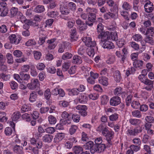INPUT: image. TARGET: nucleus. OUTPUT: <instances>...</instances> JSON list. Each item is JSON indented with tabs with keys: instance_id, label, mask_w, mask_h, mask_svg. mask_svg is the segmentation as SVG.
<instances>
[{
	"instance_id": "obj_35",
	"label": "nucleus",
	"mask_w": 154,
	"mask_h": 154,
	"mask_svg": "<svg viewBox=\"0 0 154 154\" xmlns=\"http://www.w3.org/2000/svg\"><path fill=\"white\" fill-rule=\"evenodd\" d=\"M79 100L80 103H85L87 101V97L84 94H81L79 96Z\"/></svg>"
},
{
	"instance_id": "obj_7",
	"label": "nucleus",
	"mask_w": 154,
	"mask_h": 154,
	"mask_svg": "<svg viewBox=\"0 0 154 154\" xmlns=\"http://www.w3.org/2000/svg\"><path fill=\"white\" fill-rule=\"evenodd\" d=\"M40 84L38 79H35L33 81L27 84V87L30 90H33L38 87Z\"/></svg>"
},
{
	"instance_id": "obj_8",
	"label": "nucleus",
	"mask_w": 154,
	"mask_h": 154,
	"mask_svg": "<svg viewBox=\"0 0 154 154\" xmlns=\"http://www.w3.org/2000/svg\"><path fill=\"white\" fill-rule=\"evenodd\" d=\"M110 35V33L109 31L103 32L100 33L98 37L99 38L101 39V41L103 42L109 39Z\"/></svg>"
},
{
	"instance_id": "obj_34",
	"label": "nucleus",
	"mask_w": 154,
	"mask_h": 154,
	"mask_svg": "<svg viewBox=\"0 0 154 154\" xmlns=\"http://www.w3.org/2000/svg\"><path fill=\"white\" fill-rule=\"evenodd\" d=\"M145 41L146 43H148L151 45H154V41L152 38L149 36H147L145 38Z\"/></svg>"
},
{
	"instance_id": "obj_9",
	"label": "nucleus",
	"mask_w": 154,
	"mask_h": 154,
	"mask_svg": "<svg viewBox=\"0 0 154 154\" xmlns=\"http://www.w3.org/2000/svg\"><path fill=\"white\" fill-rule=\"evenodd\" d=\"M9 38L10 40V43L17 45L19 43L22 38L20 37H18L17 38L15 35L12 34L9 36Z\"/></svg>"
},
{
	"instance_id": "obj_57",
	"label": "nucleus",
	"mask_w": 154,
	"mask_h": 154,
	"mask_svg": "<svg viewBox=\"0 0 154 154\" xmlns=\"http://www.w3.org/2000/svg\"><path fill=\"white\" fill-rule=\"evenodd\" d=\"M97 32L100 33L103 32V26L101 23H99L97 27Z\"/></svg>"
},
{
	"instance_id": "obj_53",
	"label": "nucleus",
	"mask_w": 154,
	"mask_h": 154,
	"mask_svg": "<svg viewBox=\"0 0 154 154\" xmlns=\"http://www.w3.org/2000/svg\"><path fill=\"white\" fill-rule=\"evenodd\" d=\"M18 17L20 21L22 23H26V22L27 20L26 17L20 12H19Z\"/></svg>"
},
{
	"instance_id": "obj_27",
	"label": "nucleus",
	"mask_w": 154,
	"mask_h": 154,
	"mask_svg": "<svg viewBox=\"0 0 154 154\" xmlns=\"http://www.w3.org/2000/svg\"><path fill=\"white\" fill-rule=\"evenodd\" d=\"M7 59V63L10 64H11L14 63V60L12 55L10 53H8L6 55Z\"/></svg>"
},
{
	"instance_id": "obj_5",
	"label": "nucleus",
	"mask_w": 154,
	"mask_h": 154,
	"mask_svg": "<svg viewBox=\"0 0 154 154\" xmlns=\"http://www.w3.org/2000/svg\"><path fill=\"white\" fill-rule=\"evenodd\" d=\"M8 10L7 7V4L6 2H3L0 3V11L1 12V16L5 17L8 14Z\"/></svg>"
},
{
	"instance_id": "obj_3",
	"label": "nucleus",
	"mask_w": 154,
	"mask_h": 154,
	"mask_svg": "<svg viewBox=\"0 0 154 154\" xmlns=\"http://www.w3.org/2000/svg\"><path fill=\"white\" fill-rule=\"evenodd\" d=\"M70 44L69 42H64L59 45L58 51L59 53H63L65 50L68 51L70 49Z\"/></svg>"
},
{
	"instance_id": "obj_25",
	"label": "nucleus",
	"mask_w": 154,
	"mask_h": 154,
	"mask_svg": "<svg viewBox=\"0 0 154 154\" xmlns=\"http://www.w3.org/2000/svg\"><path fill=\"white\" fill-rule=\"evenodd\" d=\"M114 77L115 80L117 82H119L121 78L120 73L119 71H116L114 74Z\"/></svg>"
},
{
	"instance_id": "obj_39",
	"label": "nucleus",
	"mask_w": 154,
	"mask_h": 154,
	"mask_svg": "<svg viewBox=\"0 0 154 154\" xmlns=\"http://www.w3.org/2000/svg\"><path fill=\"white\" fill-rule=\"evenodd\" d=\"M47 15L49 17L55 18L58 15V14L56 11H52L48 12Z\"/></svg>"
},
{
	"instance_id": "obj_24",
	"label": "nucleus",
	"mask_w": 154,
	"mask_h": 154,
	"mask_svg": "<svg viewBox=\"0 0 154 154\" xmlns=\"http://www.w3.org/2000/svg\"><path fill=\"white\" fill-rule=\"evenodd\" d=\"M20 112L19 111L14 112L11 117L12 121H17L20 118Z\"/></svg>"
},
{
	"instance_id": "obj_23",
	"label": "nucleus",
	"mask_w": 154,
	"mask_h": 154,
	"mask_svg": "<svg viewBox=\"0 0 154 154\" xmlns=\"http://www.w3.org/2000/svg\"><path fill=\"white\" fill-rule=\"evenodd\" d=\"M17 13H18V9L16 8L12 7L10 10V17H14L17 14Z\"/></svg>"
},
{
	"instance_id": "obj_11",
	"label": "nucleus",
	"mask_w": 154,
	"mask_h": 154,
	"mask_svg": "<svg viewBox=\"0 0 154 154\" xmlns=\"http://www.w3.org/2000/svg\"><path fill=\"white\" fill-rule=\"evenodd\" d=\"M121 103V98L118 96H114L110 100V104L112 106H116Z\"/></svg>"
},
{
	"instance_id": "obj_60",
	"label": "nucleus",
	"mask_w": 154,
	"mask_h": 154,
	"mask_svg": "<svg viewBox=\"0 0 154 154\" xmlns=\"http://www.w3.org/2000/svg\"><path fill=\"white\" fill-rule=\"evenodd\" d=\"M99 96L98 94L96 93L91 94L88 95L89 98L93 100L97 99H98Z\"/></svg>"
},
{
	"instance_id": "obj_47",
	"label": "nucleus",
	"mask_w": 154,
	"mask_h": 154,
	"mask_svg": "<svg viewBox=\"0 0 154 154\" xmlns=\"http://www.w3.org/2000/svg\"><path fill=\"white\" fill-rule=\"evenodd\" d=\"M31 108L29 106L24 105L21 107V112H25L30 110Z\"/></svg>"
},
{
	"instance_id": "obj_14",
	"label": "nucleus",
	"mask_w": 154,
	"mask_h": 154,
	"mask_svg": "<svg viewBox=\"0 0 154 154\" xmlns=\"http://www.w3.org/2000/svg\"><path fill=\"white\" fill-rule=\"evenodd\" d=\"M141 128L139 127H137L133 129H128V130L127 134H129L130 135H135L136 134H139L141 132Z\"/></svg>"
},
{
	"instance_id": "obj_45",
	"label": "nucleus",
	"mask_w": 154,
	"mask_h": 154,
	"mask_svg": "<svg viewBox=\"0 0 154 154\" xmlns=\"http://www.w3.org/2000/svg\"><path fill=\"white\" fill-rule=\"evenodd\" d=\"M36 44V42L34 39H30L27 41L25 43L26 45L27 46L35 45Z\"/></svg>"
},
{
	"instance_id": "obj_59",
	"label": "nucleus",
	"mask_w": 154,
	"mask_h": 154,
	"mask_svg": "<svg viewBox=\"0 0 154 154\" xmlns=\"http://www.w3.org/2000/svg\"><path fill=\"white\" fill-rule=\"evenodd\" d=\"M118 118V115L116 113H114L110 115L109 119L110 121H113L116 120Z\"/></svg>"
},
{
	"instance_id": "obj_54",
	"label": "nucleus",
	"mask_w": 154,
	"mask_h": 154,
	"mask_svg": "<svg viewBox=\"0 0 154 154\" xmlns=\"http://www.w3.org/2000/svg\"><path fill=\"white\" fill-rule=\"evenodd\" d=\"M87 54L91 57H93L94 54V49L92 48H90L88 49L87 52Z\"/></svg>"
},
{
	"instance_id": "obj_21",
	"label": "nucleus",
	"mask_w": 154,
	"mask_h": 154,
	"mask_svg": "<svg viewBox=\"0 0 154 154\" xmlns=\"http://www.w3.org/2000/svg\"><path fill=\"white\" fill-rule=\"evenodd\" d=\"M23 148L22 146L16 145L14 148V152L17 154L23 153Z\"/></svg>"
},
{
	"instance_id": "obj_2",
	"label": "nucleus",
	"mask_w": 154,
	"mask_h": 154,
	"mask_svg": "<svg viewBox=\"0 0 154 154\" xmlns=\"http://www.w3.org/2000/svg\"><path fill=\"white\" fill-rule=\"evenodd\" d=\"M140 76L139 80L142 83L146 85L145 89L147 91H151L153 88V83L152 81L148 79L147 77Z\"/></svg>"
},
{
	"instance_id": "obj_20",
	"label": "nucleus",
	"mask_w": 154,
	"mask_h": 154,
	"mask_svg": "<svg viewBox=\"0 0 154 154\" xmlns=\"http://www.w3.org/2000/svg\"><path fill=\"white\" fill-rule=\"evenodd\" d=\"M95 144L99 146H100L103 147L105 149L106 148V146L104 144L102 143V139L101 137H99L96 139L94 141Z\"/></svg>"
},
{
	"instance_id": "obj_38",
	"label": "nucleus",
	"mask_w": 154,
	"mask_h": 154,
	"mask_svg": "<svg viewBox=\"0 0 154 154\" xmlns=\"http://www.w3.org/2000/svg\"><path fill=\"white\" fill-rule=\"evenodd\" d=\"M96 15L94 13H89L88 20L89 21H94L96 19Z\"/></svg>"
},
{
	"instance_id": "obj_55",
	"label": "nucleus",
	"mask_w": 154,
	"mask_h": 154,
	"mask_svg": "<svg viewBox=\"0 0 154 154\" xmlns=\"http://www.w3.org/2000/svg\"><path fill=\"white\" fill-rule=\"evenodd\" d=\"M129 121L131 124L135 125L139 124L140 120L137 119H129Z\"/></svg>"
},
{
	"instance_id": "obj_42",
	"label": "nucleus",
	"mask_w": 154,
	"mask_h": 154,
	"mask_svg": "<svg viewBox=\"0 0 154 154\" xmlns=\"http://www.w3.org/2000/svg\"><path fill=\"white\" fill-rule=\"evenodd\" d=\"M53 139L52 135H45L43 137V140L45 142H50Z\"/></svg>"
},
{
	"instance_id": "obj_17",
	"label": "nucleus",
	"mask_w": 154,
	"mask_h": 154,
	"mask_svg": "<svg viewBox=\"0 0 154 154\" xmlns=\"http://www.w3.org/2000/svg\"><path fill=\"white\" fill-rule=\"evenodd\" d=\"M20 75L21 77V83H23V81L28 82L30 78V76L29 74H24L23 72H20Z\"/></svg>"
},
{
	"instance_id": "obj_40",
	"label": "nucleus",
	"mask_w": 154,
	"mask_h": 154,
	"mask_svg": "<svg viewBox=\"0 0 154 154\" xmlns=\"http://www.w3.org/2000/svg\"><path fill=\"white\" fill-rule=\"evenodd\" d=\"M132 116L134 117L140 118L141 117L140 112L138 110L133 111L132 113Z\"/></svg>"
},
{
	"instance_id": "obj_58",
	"label": "nucleus",
	"mask_w": 154,
	"mask_h": 154,
	"mask_svg": "<svg viewBox=\"0 0 154 154\" xmlns=\"http://www.w3.org/2000/svg\"><path fill=\"white\" fill-rule=\"evenodd\" d=\"M71 116L72 119L74 122H79L80 119V117L79 115L74 114L72 116Z\"/></svg>"
},
{
	"instance_id": "obj_43",
	"label": "nucleus",
	"mask_w": 154,
	"mask_h": 154,
	"mask_svg": "<svg viewBox=\"0 0 154 154\" xmlns=\"http://www.w3.org/2000/svg\"><path fill=\"white\" fill-rule=\"evenodd\" d=\"M110 36L111 39L114 41L118 40V36L117 33L115 32H112L110 33Z\"/></svg>"
},
{
	"instance_id": "obj_6",
	"label": "nucleus",
	"mask_w": 154,
	"mask_h": 154,
	"mask_svg": "<svg viewBox=\"0 0 154 154\" xmlns=\"http://www.w3.org/2000/svg\"><path fill=\"white\" fill-rule=\"evenodd\" d=\"M76 108L79 110V112L82 116H85L87 115L88 108L86 106L78 105L76 107Z\"/></svg>"
},
{
	"instance_id": "obj_50",
	"label": "nucleus",
	"mask_w": 154,
	"mask_h": 154,
	"mask_svg": "<svg viewBox=\"0 0 154 154\" xmlns=\"http://www.w3.org/2000/svg\"><path fill=\"white\" fill-rule=\"evenodd\" d=\"M11 88L13 89H15L18 87V85L17 83L14 81H11L9 82Z\"/></svg>"
},
{
	"instance_id": "obj_48",
	"label": "nucleus",
	"mask_w": 154,
	"mask_h": 154,
	"mask_svg": "<svg viewBox=\"0 0 154 154\" xmlns=\"http://www.w3.org/2000/svg\"><path fill=\"white\" fill-rule=\"evenodd\" d=\"M132 98V96L130 95H128L127 97L125 100L126 105L127 106H130V103H131Z\"/></svg>"
},
{
	"instance_id": "obj_13",
	"label": "nucleus",
	"mask_w": 154,
	"mask_h": 154,
	"mask_svg": "<svg viewBox=\"0 0 154 154\" xmlns=\"http://www.w3.org/2000/svg\"><path fill=\"white\" fill-rule=\"evenodd\" d=\"M60 10L61 14L63 15H66L70 13V10L67 6L63 5H60Z\"/></svg>"
},
{
	"instance_id": "obj_33",
	"label": "nucleus",
	"mask_w": 154,
	"mask_h": 154,
	"mask_svg": "<svg viewBox=\"0 0 154 154\" xmlns=\"http://www.w3.org/2000/svg\"><path fill=\"white\" fill-rule=\"evenodd\" d=\"M106 138L108 143L107 145L106 146V148L110 147V146L112 145V142L111 140L113 138V135H105Z\"/></svg>"
},
{
	"instance_id": "obj_10",
	"label": "nucleus",
	"mask_w": 154,
	"mask_h": 154,
	"mask_svg": "<svg viewBox=\"0 0 154 154\" xmlns=\"http://www.w3.org/2000/svg\"><path fill=\"white\" fill-rule=\"evenodd\" d=\"M75 22L80 31H84L87 29V27L86 24L81 19H78L76 20Z\"/></svg>"
},
{
	"instance_id": "obj_30",
	"label": "nucleus",
	"mask_w": 154,
	"mask_h": 154,
	"mask_svg": "<svg viewBox=\"0 0 154 154\" xmlns=\"http://www.w3.org/2000/svg\"><path fill=\"white\" fill-rule=\"evenodd\" d=\"M68 6L69 9L72 11H75L76 8V6L75 4L73 2H70L68 4Z\"/></svg>"
},
{
	"instance_id": "obj_4",
	"label": "nucleus",
	"mask_w": 154,
	"mask_h": 154,
	"mask_svg": "<svg viewBox=\"0 0 154 154\" xmlns=\"http://www.w3.org/2000/svg\"><path fill=\"white\" fill-rule=\"evenodd\" d=\"M82 41L88 47H94L96 45V42L94 41H92L91 38L89 37H84L82 38Z\"/></svg>"
},
{
	"instance_id": "obj_22",
	"label": "nucleus",
	"mask_w": 154,
	"mask_h": 154,
	"mask_svg": "<svg viewBox=\"0 0 154 154\" xmlns=\"http://www.w3.org/2000/svg\"><path fill=\"white\" fill-rule=\"evenodd\" d=\"M45 10L44 6L42 5H38L34 9V11L37 13H41Z\"/></svg>"
},
{
	"instance_id": "obj_32",
	"label": "nucleus",
	"mask_w": 154,
	"mask_h": 154,
	"mask_svg": "<svg viewBox=\"0 0 154 154\" xmlns=\"http://www.w3.org/2000/svg\"><path fill=\"white\" fill-rule=\"evenodd\" d=\"M132 38L135 41L140 42L142 40L143 37L140 34H135L133 36Z\"/></svg>"
},
{
	"instance_id": "obj_51",
	"label": "nucleus",
	"mask_w": 154,
	"mask_h": 154,
	"mask_svg": "<svg viewBox=\"0 0 154 154\" xmlns=\"http://www.w3.org/2000/svg\"><path fill=\"white\" fill-rule=\"evenodd\" d=\"M122 7L124 10L128 11L131 9V6L128 3L125 2L122 5Z\"/></svg>"
},
{
	"instance_id": "obj_56",
	"label": "nucleus",
	"mask_w": 154,
	"mask_h": 154,
	"mask_svg": "<svg viewBox=\"0 0 154 154\" xmlns=\"http://www.w3.org/2000/svg\"><path fill=\"white\" fill-rule=\"evenodd\" d=\"M108 101V97L106 95H104L102 96L101 98V102L103 104H106Z\"/></svg>"
},
{
	"instance_id": "obj_36",
	"label": "nucleus",
	"mask_w": 154,
	"mask_h": 154,
	"mask_svg": "<svg viewBox=\"0 0 154 154\" xmlns=\"http://www.w3.org/2000/svg\"><path fill=\"white\" fill-rule=\"evenodd\" d=\"M49 122L51 124H54L56 122L57 119L55 117L52 115H50L48 117Z\"/></svg>"
},
{
	"instance_id": "obj_28",
	"label": "nucleus",
	"mask_w": 154,
	"mask_h": 154,
	"mask_svg": "<svg viewBox=\"0 0 154 154\" xmlns=\"http://www.w3.org/2000/svg\"><path fill=\"white\" fill-rule=\"evenodd\" d=\"M71 31L70 40L71 41H73L76 40V38L75 36L76 35V29L74 28L73 29H71Z\"/></svg>"
},
{
	"instance_id": "obj_62",
	"label": "nucleus",
	"mask_w": 154,
	"mask_h": 154,
	"mask_svg": "<svg viewBox=\"0 0 154 154\" xmlns=\"http://www.w3.org/2000/svg\"><path fill=\"white\" fill-rule=\"evenodd\" d=\"M71 115L69 114L67 112L64 111L62 113L61 116L63 119H69L71 117Z\"/></svg>"
},
{
	"instance_id": "obj_49",
	"label": "nucleus",
	"mask_w": 154,
	"mask_h": 154,
	"mask_svg": "<svg viewBox=\"0 0 154 154\" xmlns=\"http://www.w3.org/2000/svg\"><path fill=\"white\" fill-rule=\"evenodd\" d=\"M154 33V27H150L147 29L146 32V35L152 36V34Z\"/></svg>"
},
{
	"instance_id": "obj_19",
	"label": "nucleus",
	"mask_w": 154,
	"mask_h": 154,
	"mask_svg": "<svg viewBox=\"0 0 154 154\" xmlns=\"http://www.w3.org/2000/svg\"><path fill=\"white\" fill-rule=\"evenodd\" d=\"M72 63L75 64H79L82 62L81 57L77 55H74L73 57Z\"/></svg>"
},
{
	"instance_id": "obj_44",
	"label": "nucleus",
	"mask_w": 154,
	"mask_h": 154,
	"mask_svg": "<svg viewBox=\"0 0 154 154\" xmlns=\"http://www.w3.org/2000/svg\"><path fill=\"white\" fill-rule=\"evenodd\" d=\"M72 54L69 52H66L62 56V58L63 60H66L71 58L72 57Z\"/></svg>"
},
{
	"instance_id": "obj_15",
	"label": "nucleus",
	"mask_w": 154,
	"mask_h": 154,
	"mask_svg": "<svg viewBox=\"0 0 154 154\" xmlns=\"http://www.w3.org/2000/svg\"><path fill=\"white\" fill-rule=\"evenodd\" d=\"M56 39H52L50 40H48L47 41L48 43V48L49 50L54 49L56 46V44L55 43Z\"/></svg>"
},
{
	"instance_id": "obj_12",
	"label": "nucleus",
	"mask_w": 154,
	"mask_h": 154,
	"mask_svg": "<svg viewBox=\"0 0 154 154\" xmlns=\"http://www.w3.org/2000/svg\"><path fill=\"white\" fill-rule=\"evenodd\" d=\"M144 7L145 11L148 13L151 12L153 10V4L149 1L146 2Z\"/></svg>"
},
{
	"instance_id": "obj_46",
	"label": "nucleus",
	"mask_w": 154,
	"mask_h": 154,
	"mask_svg": "<svg viewBox=\"0 0 154 154\" xmlns=\"http://www.w3.org/2000/svg\"><path fill=\"white\" fill-rule=\"evenodd\" d=\"M0 78L2 79L3 81H7L10 78V75L2 73L0 74Z\"/></svg>"
},
{
	"instance_id": "obj_37",
	"label": "nucleus",
	"mask_w": 154,
	"mask_h": 154,
	"mask_svg": "<svg viewBox=\"0 0 154 154\" xmlns=\"http://www.w3.org/2000/svg\"><path fill=\"white\" fill-rule=\"evenodd\" d=\"M35 59L36 60H39L42 56V54L40 52L34 51L33 52Z\"/></svg>"
},
{
	"instance_id": "obj_18",
	"label": "nucleus",
	"mask_w": 154,
	"mask_h": 154,
	"mask_svg": "<svg viewBox=\"0 0 154 154\" xmlns=\"http://www.w3.org/2000/svg\"><path fill=\"white\" fill-rule=\"evenodd\" d=\"M143 62L141 60H135L133 62V65L136 68H138L139 69H142Z\"/></svg>"
},
{
	"instance_id": "obj_1",
	"label": "nucleus",
	"mask_w": 154,
	"mask_h": 154,
	"mask_svg": "<svg viewBox=\"0 0 154 154\" xmlns=\"http://www.w3.org/2000/svg\"><path fill=\"white\" fill-rule=\"evenodd\" d=\"M83 146L86 149L89 150L91 152L92 154H94L95 152L100 153L103 152L105 149L101 146H100L94 144V142L91 141L87 142Z\"/></svg>"
},
{
	"instance_id": "obj_63",
	"label": "nucleus",
	"mask_w": 154,
	"mask_h": 154,
	"mask_svg": "<svg viewBox=\"0 0 154 154\" xmlns=\"http://www.w3.org/2000/svg\"><path fill=\"white\" fill-rule=\"evenodd\" d=\"M45 67L44 64L42 63H38L36 65L37 68L39 70H43Z\"/></svg>"
},
{
	"instance_id": "obj_26",
	"label": "nucleus",
	"mask_w": 154,
	"mask_h": 154,
	"mask_svg": "<svg viewBox=\"0 0 154 154\" xmlns=\"http://www.w3.org/2000/svg\"><path fill=\"white\" fill-rule=\"evenodd\" d=\"M73 149L75 154L81 153L83 151V148L82 147L77 146L74 147Z\"/></svg>"
},
{
	"instance_id": "obj_52",
	"label": "nucleus",
	"mask_w": 154,
	"mask_h": 154,
	"mask_svg": "<svg viewBox=\"0 0 154 154\" xmlns=\"http://www.w3.org/2000/svg\"><path fill=\"white\" fill-rule=\"evenodd\" d=\"M30 74L33 77H35L37 75L36 70L34 66L31 67L30 68Z\"/></svg>"
},
{
	"instance_id": "obj_61",
	"label": "nucleus",
	"mask_w": 154,
	"mask_h": 154,
	"mask_svg": "<svg viewBox=\"0 0 154 154\" xmlns=\"http://www.w3.org/2000/svg\"><path fill=\"white\" fill-rule=\"evenodd\" d=\"M13 54L17 57H20L22 56L23 53L19 50H16L13 52Z\"/></svg>"
},
{
	"instance_id": "obj_41",
	"label": "nucleus",
	"mask_w": 154,
	"mask_h": 154,
	"mask_svg": "<svg viewBox=\"0 0 154 154\" xmlns=\"http://www.w3.org/2000/svg\"><path fill=\"white\" fill-rule=\"evenodd\" d=\"M114 92L115 95L119 96L122 93V89L121 87L117 88L114 90Z\"/></svg>"
},
{
	"instance_id": "obj_31",
	"label": "nucleus",
	"mask_w": 154,
	"mask_h": 154,
	"mask_svg": "<svg viewBox=\"0 0 154 154\" xmlns=\"http://www.w3.org/2000/svg\"><path fill=\"white\" fill-rule=\"evenodd\" d=\"M37 97V94L36 92L33 91L30 94L29 101L32 102L35 101Z\"/></svg>"
},
{
	"instance_id": "obj_16",
	"label": "nucleus",
	"mask_w": 154,
	"mask_h": 154,
	"mask_svg": "<svg viewBox=\"0 0 154 154\" xmlns=\"http://www.w3.org/2000/svg\"><path fill=\"white\" fill-rule=\"evenodd\" d=\"M104 42L101 43L102 47L104 48L109 49H112L114 48V46L112 43L107 41H104Z\"/></svg>"
},
{
	"instance_id": "obj_64",
	"label": "nucleus",
	"mask_w": 154,
	"mask_h": 154,
	"mask_svg": "<svg viewBox=\"0 0 154 154\" xmlns=\"http://www.w3.org/2000/svg\"><path fill=\"white\" fill-rule=\"evenodd\" d=\"M146 121L149 123H152L154 122V118L153 117L151 116H147L145 117Z\"/></svg>"
},
{
	"instance_id": "obj_29",
	"label": "nucleus",
	"mask_w": 154,
	"mask_h": 154,
	"mask_svg": "<svg viewBox=\"0 0 154 154\" xmlns=\"http://www.w3.org/2000/svg\"><path fill=\"white\" fill-rule=\"evenodd\" d=\"M6 116L5 112H0V122H4L7 121L8 118L6 117Z\"/></svg>"
}]
</instances>
